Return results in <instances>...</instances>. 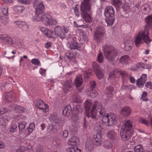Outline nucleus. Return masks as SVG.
I'll return each instance as SVG.
<instances>
[{"label":"nucleus","mask_w":152,"mask_h":152,"mask_svg":"<svg viewBox=\"0 0 152 152\" xmlns=\"http://www.w3.org/2000/svg\"><path fill=\"white\" fill-rule=\"evenodd\" d=\"M12 93L11 92H7L5 94V99L8 102H12L13 100V98L12 96Z\"/></svg>","instance_id":"nucleus-38"},{"label":"nucleus","mask_w":152,"mask_h":152,"mask_svg":"<svg viewBox=\"0 0 152 152\" xmlns=\"http://www.w3.org/2000/svg\"><path fill=\"white\" fill-rule=\"evenodd\" d=\"M92 72L91 69H88L84 72L83 76L85 79H87L91 75Z\"/></svg>","instance_id":"nucleus-45"},{"label":"nucleus","mask_w":152,"mask_h":152,"mask_svg":"<svg viewBox=\"0 0 152 152\" xmlns=\"http://www.w3.org/2000/svg\"><path fill=\"white\" fill-rule=\"evenodd\" d=\"M113 91V88L112 86H108L105 89V93L107 94L111 95Z\"/></svg>","instance_id":"nucleus-40"},{"label":"nucleus","mask_w":152,"mask_h":152,"mask_svg":"<svg viewBox=\"0 0 152 152\" xmlns=\"http://www.w3.org/2000/svg\"><path fill=\"white\" fill-rule=\"evenodd\" d=\"M131 112V110L130 107H125L121 109V113L123 116L127 117L130 115Z\"/></svg>","instance_id":"nucleus-21"},{"label":"nucleus","mask_w":152,"mask_h":152,"mask_svg":"<svg viewBox=\"0 0 152 152\" xmlns=\"http://www.w3.org/2000/svg\"><path fill=\"white\" fill-rule=\"evenodd\" d=\"M35 107L42 110L43 112H47L48 110V105L45 104L40 99H37L34 102Z\"/></svg>","instance_id":"nucleus-10"},{"label":"nucleus","mask_w":152,"mask_h":152,"mask_svg":"<svg viewBox=\"0 0 152 152\" xmlns=\"http://www.w3.org/2000/svg\"><path fill=\"white\" fill-rule=\"evenodd\" d=\"M145 22L147 24V26L148 31L149 28L148 26H151L152 25V15H148L146 18L145 19Z\"/></svg>","instance_id":"nucleus-32"},{"label":"nucleus","mask_w":152,"mask_h":152,"mask_svg":"<svg viewBox=\"0 0 152 152\" xmlns=\"http://www.w3.org/2000/svg\"><path fill=\"white\" fill-rule=\"evenodd\" d=\"M66 152H76V151L74 148L69 147L67 149Z\"/></svg>","instance_id":"nucleus-62"},{"label":"nucleus","mask_w":152,"mask_h":152,"mask_svg":"<svg viewBox=\"0 0 152 152\" xmlns=\"http://www.w3.org/2000/svg\"><path fill=\"white\" fill-rule=\"evenodd\" d=\"M73 102L75 104H77V103H79L81 102L80 98L77 96H74L73 97Z\"/></svg>","instance_id":"nucleus-51"},{"label":"nucleus","mask_w":152,"mask_h":152,"mask_svg":"<svg viewBox=\"0 0 152 152\" xmlns=\"http://www.w3.org/2000/svg\"><path fill=\"white\" fill-rule=\"evenodd\" d=\"M34 6L35 8V16L33 18L34 20L41 21L45 26H53L57 24L58 21L53 19L49 14L44 12L45 6L42 0H37L34 2Z\"/></svg>","instance_id":"nucleus-2"},{"label":"nucleus","mask_w":152,"mask_h":152,"mask_svg":"<svg viewBox=\"0 0 152 152\" xmlns=\"http://www.w3.org/2000/svg\"><path fill=\"white\" fill-rule=\"evenodd\" d=\"M92 0H84L80 6L81 17L85 22L89 23H91L92 21L90 13Z\"/></svg>","instance_id":"nucleus-3"},{"label":"nucleus","mask_w":152,"mask_h":152,"mask_svg":"<svg viewBox=\"0 0 152 152\" xmlns=\"http://www.w3.org/2000/svg\"><path fill=\"white\" fill-rule=\"evenodd\" d=\"M8 18L4 16H1L0 17V22L5 25L8 22Z\"/></svg>","instance_id":"nucleus-50"},{"label":"nucleus","mask_w":152,"mask_h":152,"mask_svg":"<svg viewBox=\"0 0 152 152\" xmlns=\"http://www.w3.org/2000/svg\"><path fill=\"white\" fill-rule=\"evenodd\" d=\"M119 73L122 76L123 82V83H126L127 80L126 77L128 76L127 73L125 71H119Z\"/></svg>","instance_id":"nucleus-36"},{"label":"nucleus","mask_w":152,"mask_h":152,"mask_svg":"<svg viewBox=\"0 0 152 152\" xmlns=\"http://www.w3.org/2000/svg\"><path fill=\"white\" fill-rule=\"evenodd\" d=\"M124 44L125 50L129 51L132 49L133 46V43L132 41L127 40L124 43Z\"/></svg>","instance_id":"nucleus-25"},{"label":"nucleus","mask_w":152,"mask_h":152,"mask_svg":"<svg viewBox=\"0 0 152 152\" xmlns=\"http://www.w3.org/2000/svg\"><path fill=\"white\" fill-rule=\"evenodd\" d=\"M104 15L105 17V20L107 25L109 26L112 25L115 20L113 8L111 6L106 7L104 9Z\"/></svg>","instance_id":"nucleus-7"},{"label":"nucleus","mask_w":152,"mask_h":152,"mask_svg":"<svg viewBox=\"0 0 152 152\" xmlns=\"http://www.w3.org/2000/svg\"><path fill=\"white\" fill-rule=\"evenodd\" d=\"M31 61L33 64L34 65L39 66L41 65L40 62L38 59L35 58H33L31 60Z\"/></svg>","instance_id":"nucleus-52"},{"label":"nucleus","mask_w":152,"mask_h":152,"mask_svg":"<svg viewBox=\"0 0 152 152\" xmlns=\"http://www.w3.org/2000/svg\"><path fill=\"white\" fill-rule=\"evenodd\" d=\"M102 48L107 59L110 61H113L117 54L115 48L112 46L107 45L103 46Z\"/></svg>","instance_id":"nucleus-6"},{"label":"nucleus","mask_w":152,"mask_h":152,"mask_svg":"<svg viewBox=\"0 0 152 152\" xmlns=\"http://www.w3.org/2000/svg\"><path fill=\"white\" fill-rule=\"evenodd\" d=\"M17 125L16 124H12L10 128V132L12 133L15 132L17 130Z\"/></svg>","instance_id":"nucleus-47"},{"label":"nucleus","mask_w":152,"mask_h":152,"mask_svg":"<svg viewBox=\"0 0 152 152\" xmlns=\"http://www.w3.org/2000/svg\"><path fill=\"white\" fill-rule=\"evenodd\" d=\"M79 142L80 140L78 137L76 136H73L68 140V143L69 145L74 146L79 145Z\"/></svg>","instance_id":"nucleus-20"},{"label":"nucleus","mask_w":152,"mask_h":152,"mask_svg":"<svg viewBox=\"0 0 152 152\" xmlns=\"http://www.w3.org/2000/svg\"><path fill=\"white\" fill-rule=\"evenodd\" d=\"M129 60V58L128 56L124 55L121 58L119 59V61L123 64H125Z\"/></svg>","instance_id":"nucleus-39"},{"label":"nucleus","mask_w":152,"mask_h":152,"mask_svg":"<svg viewBox=\"0 0 152 152\" xmlns=\"http://www.w3.org/2000/svg\"><path fill=\"white\" fill-rule=\"evenodd\" d=\"M15 23L20 28H23V27H26L28 29L29 26L26 23L21 21H16L15 22Z\"/></svg>","instance_id":"nucleus-31"},{"label":"nucleus","mask_w":152,"mask_h":152,"mask_svg":"<svg viewBox=\"0 0 152 152\" xmlns=\"http://www.w3.org/2000/svg\"><path fill=\"white\" fill-rule=\"evenodd\" d=\"M72 80H67L65 83L64 86V91L66 93H68L72 90Z\"/></svg>","instance_id":"nucleus-18"},{"label":"nucleus","mask_w":152,"mask_h":152,"mask_svg":"<svg viewBox=\"0 0 152 152\" xmlns=\"http://www.w3.org/2000/svg\"><path fill=\"white\" fill-rule=\"evenodd\" d=\"M96 86V83L94 81H91L90 83V90L94 89Z\"/></svg>","instance_id":"nucleus-54"},{"label":"nucleus","mask_w":152,"mask_h":152,"mask_svg":"<svg viewBox=\"0 0 152 152\" xmlns=\"http://www.w3.org/2000/svg\"><path fill=\"white\" fill-rule=\"evenodd\" d=\"M45 35L48 37L53 38H56V37L55 33L53 31L48 29Z\"/></svg>","instance_id":"nucleus-37"},{"label":"nucleus","mask_w":152,"mask_h":152,"mask_svg":"<svg viewBox=\"0 0 152 152\" xmlns=\"http://www.w3.org/2000/svg\"><path fill=\"white\" fill-rule=\"evenodd\" d=\"M19 2L26 4H29L30 3L29 0H18Z\"/></svg>","instance_id":"nucleus-58"},{"label":"nucleus","mask_w":152,"mask_h":152,"mask_svg":"<svg viewBox=\"0 0 152 152\" xmlns=\"http://www.w3.org/2000/svg\"><path fill=\"white\" fill-rule=\"evenodd\" d=\"M26 125V123L25 121H23L18 123L19 134H21L22 133V131H23L25 128Z\"/></svg>","instance_id":"nucleus-35"},{"label":"nucleus","mask_w":152,"mask_h":152,"mask_svg":"<svg viewBox=\"0 0 152 152\" xmlns=\"http://www.w3.org/2000/svg\"><path fill=\"white\" fill-rule=\"evenodd\" d=\"M102 133L101 132H98L96 135L93 136V143L96 146H100L101 145Z\"/></svg>","instance_id":"nucleus-12"},{"label":"nucleus","mask_w":152,"mask_h":152,"mask_svg":"<svg viewBox=\"0 0 152 152\" xmlns=\"http://www.w3.org/2000/svg\"><path fill=\"white\" fill-rule=\"evenodd\" d=\"M35 129V124L33 123L30 124L29 126L27 127V130L29 134L31 133Z\"/></svg>","instance_id":"nucleus-44"},{"label":"nucleus","mask_w":152,"mask_h":152,"mask_svg":"<svg viewBox=\"0 0 152 152\" xmlns=\"http://www.w3.org/2000/svg\"><path fill=\"white\" fill-rule=\"evenodd\" d=\"M86 117L88 119L90 118L92 120L96 121V115L101 119L102 123L96 124L98 126L94 128L96 130H101L105 126H112L115 124L118 120L117 115L105 113V109L103 107L102 105L97 101H95L92 105L91 100L86 101L85 103Z\"/></svg>","instance_id":"nucleus-1"},{"label":"nucleus","mask_w":152,"mask_h":152,"mask_svg":"<svg viewBox=\"0 0 152 152\" xmlns=\"http://www.w3.org/2000/svg\"><path fill=\"white\" fill-rule=\"evenodd\" d=\"M74 24L75 27L76 28L81 27L82 28H88L89 29H90L91 31L92 30V29L91 28L90 26H88V25H78L76 23V22L75 21L74 22Z\"/></svg>","instance_id":"nucleus-48"},{"label":"nucleus","mask_w":152,"mask_h":152,"mask_svg":"<svg viewBox=\"0 0 152 152\" xmlns=\"http://www.w3.org/2000/svg\"><path fill=\"white\" fill-rule=\"evenodd\" d=\"M10 119V118H7V117L6 116L4 117L0 116V126H5L7 125Z\"/></svg>","instance_id":"nucleus-30"},{"label":"nucleus","mask_w":152,"mask_h":152,"mask_svg":"<svg viewBox=\"0 0 152 152\" xmlns=\"http://www.w3.org/2000/svg\"><path fill=\"white\" fill-rule=\"evenodd\" d=\"M135 152H142L143 151V148L141 145H137L134 148Z\"/></svg>","instance_id":"nucleus-46"},{"label":"nucleus","mask_w":152,"mask_h":152,"mask_svg":"<svg viewBox=\"0 0 152 152\" xmlns=\"http://www.w3.org/2000/svg\"><path fill=\"white\" fill-rule=\"evenodd\" d=\"M145 86L146 88L152 89V83L150 81H148L146 83Z\"/></svg>","instance_id":"nucleus-59"},{"label":"nucleus","mask_w":152,"mask_h":152,"mask_svg":"<svg viewBox=\"0 0 152 152\" xmlns=\"http://www.w3.org/2000/svg\"><path fill=\"white\" fill-rule=\"evenodd\" d=\"M77 5H76L75 6V7L73 8V10L75 15L77 17H78L80 16V14L79 12L78 9L77 8Z\"/></svg>","instance_id":"nucleus-56"},{"label":"nucleus","mask_w":152,"mask_h":152,"mask_svg":"<svg viewBox=\"0 0 152 152\" xmlns=\"http://www.w3.org/2000/svg\"><path fill=\"white\" fill-rule=\"evenodd\" d=\"M140 121L142 123L145 124L147 126H148L149 123L148 122L146 119L143 118H141L140 119Z\"/></svg>","instance_id":"nucleus-57"},{"label":"nucleus","mask_w":152,"mask_h":152,"mask_svg":"<svg viewBox=\"0 0 152 152\" xmlns=\"http://www.w3.org/2000/svg\"><path fill=\"white\" fill-rule=\"evenodd\" d=\"M40 29L41 31L44 34H46V33H47L48 29L46 28L45 27H40Z\"/></svg>","instance_id":"nucleus-63"},{"label":"nucleus","mask_w":152,"mask_h":152,"mask_svg":"<svg viewBox=\"0 0 152 152\" xmlns=\"http://www.w3.org/2000/svg\"><path fill=\"white\" fill-rule=\"evenodd\" d=\"M122 3L121 0H112L111 1L112 4L115 7L117 11H119L120 9H121L124 10L123 8H121Z\"/></svg>","instance_id":"nucleus-22"},{"label":"nucleus","mask_w":152,"mask_h":152,"mask_svg":"<svg viewBox=\"0 0 152 152\" xmlns=\"http://www.w3.org/2000/svg\"><path fill=\"white\" fill-rule=\"evenodd\" d=\"M65 57L67 59L74 61L75 60V56L72 53L70 52H67L66 53Z\"/></svg>","instance_id":"nucleus-33"},{"label":"nucleus","mask_w":152,"mask_h":152,"mask_svg":"<svg viewBox=\"0 0 152 152\" xmlns=\"http://www.w3.org/2000/svg\"><path fill=\"white\" fill-rule=\"evenodd\" d=\"M62 134L63 136L65 137H66L68 135V132L66 130H64L63 131Z\"/></svg>","instance_id":"nucleus-64"},{"label":"nucleus","mask_w":152,"mask_h":152,"mask_svg":"<svg viewBox=\"0 0 152 152\" xmlns=\"http://www.w3.org/2000/svg\"><path fill=\"white\" fill-rule=\"evenodd\" d=\"M142 10H143L144 14L148 13L150 9L149 5L148 4H144L141 7Z\"/></svg>","instance_id":"nucleus-34"},{"label":"nucleus","mask_w":152,"mask_h":152,"mask_svg":"<svg viewBox=\"0 0 152 152\" xmlns=\"http://www.w3.org/2000/svg\"><path fill=\"white\" fill-rule=\"evenodd\" d=\"M1 10L4 15L5 16L8 15V9L6 7H3L1 8Z\"/></svg>","instance_id":"nucleus-53"},{"label":"nucleus","mask_w":152,"mask_h":152,"mask_svg":"<svg viewBox=\"0 0 152 152\" xmlns=\"http://www.w3.org/2000/svg\"><path fill=\"white\" fill-rule=\"evenodd\" d=\"M24 7L22 5H15L13 7L14 11L18 13H21L25 10Z\"/></svg>","instance_id":"nucleus-27"},{"label":"nucleus","mask_w":152,"mask_h":152,"mask_svg":"<svg viewBox=\"0 0 152 152\" xmlns=\"http://www.w3.org/2000/svg\"><path fill=\"white\" fill-rule=\"evenodd\" d=\"M74 107L73 112L77 113H79L80 114L83 111V110L79 104H75L73 105Z\"/></svg>","instance_id":"nucleus-29"},{"label":"nucleus","mask_w":152,"mask_h":152,"mask_svg":"<svg viewBox=\"0 0 152 152\" xmlns=\"http://www.w3.org/2000/svg\"><path fill=\"white\" fill-rule=\"evenodd\" d=\"M83 80L81 75H79L77 77L75 81V84L76 87H80L83 84Z\"/></svg>","instance_id":"nucleus-26"},{"label":"nucleus","mask_w":152,"mask_h":152,"mask_svg":"<svg viewBox=\"0 0 152 152\" xmlns=\"http://www.w3.org/2000/svg\"><path fill=\"white\" fill-rule=\"evenodd\" d=\"M107 136L114 142H117L118 140V134L114 130L109 131L107 133Z\"/></svg>","instance_id":"nucleus-14"},{"label":"nucleus","mask_w":152,"mask_h":152,"mask_svg":"<svg viewBox=\"0 0 152 152\" xmlns=\"http://www.w3.org/2000/svg\"><path fill=\"white\" fill-rule=\"evenodd\" d=\"M105 36V31L104 28L101 26L97 27L94 33V39L97 43L102 42Z\"/></svg>","instance_id":"nucleus-8"},{"label":"nucleus","mask_w":152,"mask_h":152,"mask_svg":"<svg viewBox=\"0 0 152 152\" xmlns=\"http://www.w3.org/2000/svg\"><path fill=\"white\" fill-rule=\"evenodd\" d=\"M0 39L4 42L6 44L10 45L13 44L12 39L6 34L0 35Z\"/></svg>","instance_id":"nucleus-15"},{"label":"nucleus","mask_w":152,"mask_h":152,"mask_svg":"<svg viewBox=\"0 0 152 152\" xmlns=\"http://www.w3.org/2000/svg\"><path fill=\"white\" fill-rule=\"evenodd\" d=\"M8 109L5 108H1L0 110V115L3 114L4 113H7L8 111Z\"/></svg>","instance_id":"nucleus-60"},{"label":"nucleus","mask_w":152,"mask_h":152,"mask_svg":"<svg viewBox=\"0 0 152 152\" xmlns=\"http://www.w3.org/2000/svg\"><path fill=\"white\" fill-rule=\"evenodd\" d=\"M54 30L58 36L61 39H63L66 37V34L61 27L57 26L55 28Z\"/></svg>","instance_id":"nucleus-16"},{"label":"nucleus","mask_w":152,"mask_h":152,"mask_svg":"<svg viewBox=\"0 0 152 152\" xmlns=\"http://www.w3.org/2000/svg\"><path fill=\"white\" fill-rule=\"evenodd\" d=\"M72 114V118L74 121H76L78 120L80 118V116L81 115V113L79 114V113H76L74 112H73Z\"/></svg>","instance_id":"nucleus-42"},{"label":"nucleus","mask_w":152,"mask_h":152,"mask_svg":"<svg viewBox=\"0 0 152 152\" xmlns=\"http://www.w3.org/2000/svg\"><path fill=\"white\" fill-rule=\"evenodd\" d=\"M104 57L102 53L100 52L98 54L97 61L99 63H102L104 60Z\"/></svg>","instance_id":"nucleus-43"},{"label":"nucleus","mask_w":152,"mask_h":152,"mask_svg":"<svg viewBox=\"0 0 152 152\" xmlns=\"http://www.w3.org/2000/svg\"><path fill=\"white\" fill-rule=\"evenodd\" d=\"M97 94L98 93L94 89L90 90L89 93H88V96H90L91 98L95 97Z\"/></svg>","instance_id":"nucleus-41"},{"label":"nucleus","mask_w":152,"mask_h":152,"mask_svg":"<svg viewBox=\"0 0 152 152\" xmlns=\"http://www.w3.org/2000/svg\"><path fill=\"white\" fill-rule=\"evenodd\" d=\"M103 146L107 149H110L112 148V144L109 141H106L104 142L103 144Z\"/></svg>","instance_id":"nucleus-49"},{"label":"nucleus","mask_w":152,"mask_h":152,"mask_svg":"<svg viewBox=\"0 0 152 152\" xmlns=\"http://www.w3.org/2000/svg\"><path fill=\"white\" fill-rule=\"evenodd\" d=\"M72 110L71 106L69 105H67L62 110L63 115L64 116H69L73 113Z\"/></svg>","instance_id":"nucleus-23"},{"label":"nucleus","mask_w":152,"mask_h":152,"mask_svg":"<svg viewBox=\"0 0 152 152\" xmlns=\"http://www.w3.org/2000/svg\"><path fill=\"white\" fill-rule=\"evenodd\" d=\"M133 132L132 121L127 120L124 121L120 132V135L123 141L129 140Z\"/></svg>","instance_id":"nucleus-4"},{"label":"nucleus","mask_w":152,"mask_h":152,"mask_svg":"<svg viewBox=\"0 0 152 152\" xmlns=\"http://www.w3.org/2000/svg\"><path fill=\"white\" fill-rule=\"evenodd\" d=\"M9 108L11 111H15L18 113H21L24 111V108L23 107H20L15 104L11 105Z\"/></svg>","instance_id":"nucleus-19"},{"label":"nucleus","mask_w":152,"mask_h":152,"mask_svg":"<svg viewBox=\"0 0 152 152\" xmlns=\"http://www.w3.org/2000/svg\"><path fill=\"white\" fill-rule=\"evenodd\" d=\"M147 96V92L146 91H144L141 96L142 99L143 101H146L148 100V99L146 98Z\"/></svg>","instance_id":"nucleus-55"},{"label":"nucleus","mask_w":152,"mask_h":152,"mask_svg":"<svg viewBox=\"0 0 152 152\" xmlns=\"http://www.w3.org/2000/svg\"><path fill=\"white\" fill-rule=\"evenodd\" d=\"M122 16L125 17L127 18L129 16V15L128 13V12L127 11H124L123 10L122 13Z\"/></svg>","instance_id":"nucleus-61"},{"label":"nucleus","mask_w":152,"mask_h":152,"mask_svg":"<svg viewBox=\"0 0 152 152\" xmlns=\"http://www.w3.org/2000/svg\"><path fill=\"white\" fill-rule=\"evenodd\" d=\"M149 33L147 26L145 27L143 31L139 32L135 37L134 43L137 47H138L140 45L144 42L148 44L151 41L149 39L148 35Z\"/></svg>","instance_id":"nucleus-5"},{"label":"nucleus","mask_w":152,"mask_h":152,"mask_svg":"<svg viewBox=\"0 0 152 152\" xmlns=\"http://www.w3.org/2000/svg\"><path fill=\"white\" fill-rule=\"evenodd\" d=\"M94 145L91 140H88L85 144V149L86 151H90L93 148Z\"/></svg>","instance_id":"nucleus-24"},{"label":"nucleus","mask_w":152,"mask_h":152,"mask_svg":"<svg viewBox=\"0 0 152 152\" xmlns=\"http://www.w3.org/2000/svg\"><path fill=\"white\" fill-rule=\"evenodd\" d=\"M136 65L138 68H142L146 69H150L151 68V66L150 65L145 64L142 62H138Z\"/></svg>","instance_id":"nucleus-28"},{"label":"nucleus","mask_w":152,"mask_h":152,"mask_svg":"<svg viewBox=\"0 0 152 152\" xmlns=\"http://www.w3.org/2000/svg\"><path fill=\"white\" fill-rule=\"evenodd\" d=\"M147 75L145 74H143L137 81V86L139 88H142L143 85L147 80Z\"/></svg>","instance_id":"nucleus-17"},{"label":"nucleus","mask_w":152,"mask_h":152,"mask_svg":"<svg viewBox=\"0 0 152 152\" xmlns=\"http://www.w3.org/2000/svg\"><path fill=\"white\" fill-rule=\"evenodd\" d=\"M92 67L98 79H101L103 78L104 74L103 71L96 62L93 63Z\"/></svg>","instance_id":"nucleus-11"},{"label":"nucleus","mask_w":152,"mask_h":152,"mask_svg":"<svg viewBox=\"0 0 152 152\" xmlns=\"http://www.w3.org/2000/svg\"><path fill=\"white\" fill-rule=\"evenodd\" d=\"M66 45L68 48L71 50H79L81 46L80 44L75 41H71V43L67 42Z\"/></svg>","instance_id":"nucleus-13"},{"label":"nucleus","mask_w":152,"mask_h":152,"mask_svg":"<svg viewBox=\"0 0 152 152\" xmlns=\"http://www.w3.org/2000/svg\"><path fill=\"white\" fill-rule=\"evenodd\" d=\"M53 121V125L49 126L48 129L50 132H55L62 127L63 124L61 119L58 117L54 118Z\"/></svg>","instance_id":"nucleus-9"}]
</instances>
